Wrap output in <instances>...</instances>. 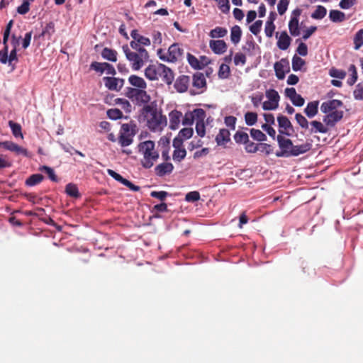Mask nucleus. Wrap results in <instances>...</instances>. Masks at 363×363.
Listing matches in <instances>:
<instances>
[{
    "label": "nucleus",
    "mask_w": 363,
    "mask_h": 363,
    "mask_svg": "<svg viewBox=\"0 0 363 363\" xmlns=\"http://www.w3.org/2000/svg\"><path fill=\"white\" fill-rule=\"evenodd\" d=\"M318 101H311L307 104L304 108V113L309 118L315 117L318 113Z\"/></svg>",
    "instance_id": "bb28decb"
},
{
    "label": "nucleus",
    "mask_w": 363,
    "mask_h": 363,
    "mask_svg": "<svg viewBox=\"0 0 363 363\" xmlns=\"http://www.w3.org/2000/svg\"><path fill=\"white\" fill-rule=\"evenodd\" d=\"M329 75L333 78L342 80L345 77L346 72L333 67L329 70Z\"/></svg>",
    "instance_id": "3c124183"
},
{
    "label": "nucleus",
    "mask_w": 363,
    "mask_h": 363,
    "mask_svg": "<svg viewBox=\"0 0 363 363\" xmlns=\"http://www.w3.org/2000/svg\"><path fill=\"white\" fill-rule=\"evenodd\" d=\"M354 49L358 50L362 46H363V28L357 30L355 33L354 38Z\"/></svg>",
    "instance_id": "f704fd0d"
},
{
    "label": "nucleus",
    "mask_w": 363,
    "mask_h": 363,
    "mask_svg": "<svg viewBox=\"0 0 363 363\" xmlns=\"http://www.w3.org/2000/svg\"><path fill=\"white\" fill-rule=\"evenodd\" d=\"M230 133L228 130L222 128L219 130L218 134L216 137V142L218 145L221 146L225 145L230 141Z\"/></svg>",
    "instance_id": "cd10ccee"
},
{
    "label": "nucleus",
    "mask_w": 363,
    "mask_h": 363,
    "mask_svg": "<svg viewBox=\"0 0 363 363\" xmlns=\"http://www.w3.org/2000/svg\"><path fill=\"white\" fill-rule=\"evenodd\" d=\"M301 14V10L298 8L293 10L291 13L290 21L289 22V30L291 35L296 37L301 34L299 28V17Z\"/></svg>",
    "instance_id": "ddd939ff"
},
{
    "label": "nucleus",
    "mask_w": 363,
    "mask_h": 363,
    "mask_svg": "<svg viewBox=\"0 0 363 363\" xmlns=\"http://www.w3.org/2000/svg\"><path fill=\"white\" fill-rule=\"evenodd\" d=\"M184 49L179 43L171 45L167 52L161 48L157 51V57L160 60L170 63L181 61L184 57Z\"/></svg>",
    "instance_id": "423d86ee"
},
{
    "label": "nucleus",
    "mask_w": 363,
    "mask_h": 363,
    "mask_svg": "<svg viewBox=\"0 0 363 363\" xmlns=\"http://www.w3.org/2000/svg\"><path fill=\"white\" fill-rule=\"evenodd\" d=\"M312 147L311 143L305 142L299 145H294L292 157H297L308 152Z\"/></svg>",
    "instance_id": "a878e982"
},
{
    "label": "nucleus",
    "mask_w": 363,
    "mask_h": 363,
    "mask_svg": "<svg viewBox=\"0 0 363 363\" xmlns=\"http://www.w3.org/2000/svg\"><path fill=\"white\" fill-rule=\"evenodd\" d=\"M311 128L310 130V133L311 134L315 133H327L328 131V128L324 125L321 122L318 121H313L311 122Z\"/></svg>",
    "instance_id": "c756f323"
},
{
    "label": "nucleus",
    "mask_w": 363,
    "mask_h": 363,
    "mask_svg": "<svg viewBox=\"0 0 363 363\" xmlns=\"http://www.w3.org/2000/svg\"><path fill=\"white\" fill-rule=\"evenodd\" d=\"M326 9L323 6L318 5L316 6L314 12L311 14V18L313 19L320 20L326 16Z\"/></svg>",
    "instance_id": "ea45409f"
},
{
    "label": "nucleus",
    "mask_w": 363,
    "mask_h": 363,
    "mask_svg": "<svg viewBox=\"0 0 363 363\" xmlns=\"http://www.w3.org/2000/svg\"><path fill=\"white\" fill-rule=\"evenodd\" d=\"M17 145V144L12 141L0 142V147H4V149L11 152H15Z\"/></svg>",
    "instance_id": "69168bd1"
},
{
    "label": "nucleus",
    "mask_w": 363,
    "mask_h": 363,
    "mask_svg": "<svg viewBox=\"0 0 363 363\" xmlns=\"http://www.w3.org/2000/svg\"><path fill=\"white\" fill-rule=\"evenodd\" d=\"M160 67V77H161L163 82H164L167 84L170 85L174 79L173 71L169 67L163 64L161 65Z\"/></svg>",
    "instance_id": "5701e85b"
},
{
    "label": "nucleus",
    "mask_w": 363,
    "mask_h": 363,
    "mask_svg": "<svg viewBox=\"0 0 363 363\" xmlns=\"http://www.w3.org/2000/svg\"><path fill=\"white\" fill-rule=\"evenodd\" d=\"M295 119L299 126L303 129H308L309 127V123L308 120L301 113H296L295 115Z\"/></svg>",
    "instance_id": "5fc2aeb1"
},
{
    "label": "nucleus",
    "mask_w": 363,
    "mask_h": 363,
    "mask_svg": "<svg viewBox=\"0 0 363 363\" xmlns=\"http://www.w3.org/2000/svg\"><path fill=\"white\" fill-rule=\"evenodd\" d=\"M134 135L135 133L131 125L128 123L123 124L118 137L120 145L121 147L130 145L133 142Z\"/></svg>",
    "instance_id": "9b49d317"
},
{
    "label": "nucleus",
    "mask_w": 363,
    "mask_h": 363,
    "mask_svg": "<svg viewBox=\"0 0 363 363\" xmlns=\"http://www.w3.org/2000/svg\"><path fill=\"white\" fill-rule=\"evenodd\" d=\"M209 47L216 55H222L227 50V45L223 40H211L209 42Z\"/></svg>",
    "instance_id": "aec40b11"
},
{
    "label": "nucleus",
    "mask_w": 363,
    "mask_h": 363,
    "mask_svg": "<svg viewBox=\"0 0 363 363\" xmlns=\"http://www.w3.org/2000/svg\"><path fill=\"white\" fill-rule=\"evenodd\" d=\"M182 118L181 111L176 109L169 113V129L175 130L179 128L182 123L184 125H191L196 121V133L200 138H203L206 135V123L208 124L213 122L211 117L206 118V112L203 108H195L192 111H186Z\"/></svg>",
    "instance_id": "f257e3e1"
},
{
    "label": "nucleus",
    "mask_w": 363,
    "mask_h": 363,
    "mask_svg": "<svg viewBox=\"0 0 363 363\" xmlns=\"http://www.w3.org/2000/svg\"><path fill=\"white\" fill-rule=\"evenodd\" d=\"M9 125L13 135L15 138H21V139L23 138V135L22 133V129L20 124L14 123L12 121H9Z\"/></svg>",
    "instance_id": "72a5a7b5"
},
{
    "label": "nucleus",
    "mask_w": 363,
    "mask_h": 363,
    "mask_svg": "<svg viewBox=\"0 0 363 363\" xmlns=\"http://www.w3.org/2000/svg\"><path fill=\"white\" fill-rule=\"evenodd\" d=\"M128 83L132 86L130 88L133 89H146L147 83L145 79L135 74H131L128 77Z\"/></svg>",
    "instance_id": "b1692460"
},
{
    "label": "nucleus",
    "mask_w": 363,
    "mask_h": 363,
    "mask_svg": "<svg viewBox=\"0 0 363 363\" xmlns=\"http://www.w3.org/2000/svg\"><path fill=\"white\" fill-rule=\"evenodd\" d=\"M277 120L279 126V133L281 135L286 136L291 135L293 132V126L288 118L282 115H279Z\"/></svg>",
    "instance_id": "4468645a"
},
{
    "label": "nucleus",
    "mask_w": 363,
    "mask_h": 363,
    "mask_svg": "<svg viewBox=\"0 0 363 363\" xmlns=\"http://www.w3.org/2000/svg\"><path fill=\"white\" fill-rule=\"evenodd\" d=\"M274 69L277 78L283 79L285 77L286 73L289 72V63L286 60L281 59L280 61L274 63Z\"/></svg>",
    "instance_id": "a211bd4d"
},
{
    "label": "nucleus",
    "mask_w": 363,
    "mask_h": 363,
    "mask_svg": "<svg viewBox=\"0 0 363 363\" xmlns=\"http://www.w3.org/2000/svg\"><path fill=\"white\" fill-rule=\"evenodd\" d=\"M43 180V176L40 174H35L30 176L26 180V185L28 186H33Z\"/></svg>",
    "instance_id": "c9c22d12"
},
{
    "label": "nucleus",
    "mask_w": 363,
    "mask_h": 363,
    "mask_svg": "<svg viewBox=\"0 0 363 363\" xmlns=\"http://www.w3.org/2000/svg\"><path fill=\"white\" fill-rule=\"evenodd\" d=\"M192 85L197 89H203L206 86V80L202 73L196 72L192 77Z\"/></svg>",
    "instance_id": "393cba45"
},
{
    "label": "nucleus",
    "mask_w": 363,
    "mask_h": 363,
    "mask_svg": "<svg viewBox=\"0 0 363 363\" xmlns=\"http://www.w3.org/2000/svg\"><path fill=\"white\" fill-rule=\"evenodd\" d=\"M246 56L242 52H238L235 55L233 62L235 66H243L246 63Z\"/></svg>",
    "instance_id": "6e6d98bb"
},
{
    "label": "nucleus",
    "mask_w": 363,
    "mask_h": 363,
    "mask_svg": "<svg viewBox=\"0 0 363 363\" xmlns=\"http://www.w3.org/2000/svg\"><path fill=\"white\" fill-rule=\"evenodd\" d=\"M267 100L262 103L264 111H274L278 108L280 101V96L274 89H268L265 91Z\"/></svg>",
    "instance_id": "1a4fd4ad"
},
{
    "label": "nucleus",
    "mask_w": 363,
    "mask_h": 363,
    "mask_svg": "<svg viewBox=\"0 0 363 363\" xmlns=\"http://www.w3.org/2000/svg\"><path fill=\"white\" fill-rule=\"evenodd\" d=\"M262 26V21L257 20L254 22L249 28L250 31L255 35H257L259 33L261 28Z\"/></svg>",
    "instance_id": "13d9d810"
},
{
    "label": "nucleus",
    "mask_w": 363,
    "mask_h": 363,
    "mask_svg": "<svg viewBox=\"0 0 363 363\" xmlns=\"http://www.w3.org/2000/svg\"><path fill=\"white\" fill-rule=\"evenodd\" d=\"M250 101L255 108H257L262 104L263 100V95L262 94H256L255 96H250Z\"/></svg>",
    "instance_id": "774afa93"
},
{
    "label": "nucleus",
    "mask_w": 363,
    "mask_h": 363,
    "mask_svg": "<svg viewBox=\"0 0 363 363\" xmlns=\"http://www.w3.org/2000/svg\"><path fill=\"white\" fill-rule=\"evenodd\" d=\"M152 39L154 45H161L162 43V37L161 32L159 30H154L152 33Z\"/></svg>",
    "instance_id": "338daca9"
},
{
    "label": "nucleus",
    "mask_w": 363,
    "mask_h": 363,
    "mask_svg": "<svg viewBox=\"0 0 363 363\" xmlns=\"http://www.w3.org/2000/svg\"><path fill=\"white\" fill-rule=\"evenodd\" d=\"M245 150L248 153H255L259 150L258 144L248 140L247 143L245 144Z\"/></svg>",
    "instance_id": "680f3d73"
},
{
    "label": "nucleus",
    "mask_w": 363,
    "mask_h": 363,
    "mask_svg": "<svg viewBox=\"0 0 363 363\" xmlns=\"http://www.w3.org/2000/svg\"><path fill=\"white\" fill-rule=\"evenodd\" d=\"M194 134L192 128H183L181 129L177 135L173 139L172 143L176 145H183L184 141L190 139Z\"/></svg>",
    "instance_id": "f3484780"
},
{
    "label": "nucleus",
    "mask_w": 363,
    "mask_h": 363,
    "mask_svg": "<svg viewBox=\"0 0 363 363\" xmlns=\"http://www.w3.org/2000/svg\"><path fill=\"white\" fill-rule=\"evenodd\" d=\"M107 116L109 119L116 121L123 118V113L118 108H111L106 112Z\"/></svg>",
    "instance_id": "09e8293b"
},
{
    "label": "nucleus",
    "mask_w": 363,
    "mask_h": 363,
    "mask_svg": "<svg viewBox=\"0 0 363 363\" xmlns=\"http://www.w3.org/2000/svg\"><path fill=\"white\" fill-rule=\"evenodd\" d=\"M39 170L44 171L52 182H57L58 181L57 177L56 176L55 172L52 167L43 165L39 167Z\"/></svg>",
    "instance_id": "a18cd8bd"
},
{
    "label": "nucleus",
    "mask_w": 363,
    "mask_h": 363,
    "mask_svg": "<svg viewBox=\"0 0 363 363\" xmlns=\"http://www.w3.org/2000/svg\"><path fill=\"white\" fill-rule=\"evenodd\" d=\"M218 77L222 79H227L230 75V67L225 64H222L219 67Z\"/></svg>",
    "instance_id": "864d4df0"
},
{
    "label": "nucleus",
    "mask_w": 363,
    "mask_h": 363,
    "mask_svg": "<svg viewBox=\"0 0 363 363\" xmlns=\"http://www.w3.org/2000/svg\"><path fill=\"white\" fill-rule=\"evenodd\" d=\"M10 33L4 32L3 45L4 48L0 50V62L3 65L12 66L13 62L18 61L17 50L12 49L9 53L8 40Z\"/></svg>",
    "instance_id": "6e6552de"
},
{
    "label": "nucleus",
    "mask_w": 363,
    "mask_h": 363,
    "mask_svg": "<svg viewBox=\"0 0 363 363\" xmlns=\"http://www.w3.org/2000/svg\"><path fill=\"white\" fill-rule=\"evenodd\" d=\"M227 29L222 27H216L210 31L209 35L212 38H220L226 35Z\"/></svg>",
    "instance_id": "a19ab883"
},
{
    "label": "nucleus",
    "mask_w": 363,
    "mask_h": 363,
    "mask_svg": "<svg viewBox=\"0 0 363 363\" xmlns=\"http://www.w3.org/2000/svg\"><path fill=\"white\" fill-rule=\"evenodd\" d=\"M275 30V25L274 23V18L268 19L265 23L264 33L267 37L272 38Z\"/></svg>",
    "instance_id": "de8ad7c7"
},
{
    "label": "nucleus",
    "mask_w": 363,
    "mask_h": 363,
    "mask_svg": "<svg viewBox=\"0 0 363 363\" xmlns=\"http://www.w3.org/2000/svg\"><path fill=\"white\" fill-rule=\"evenodd\" d=\"M289 0H279L277 4V11L279 15H283L287 10Z\"/></svg>",
    "instance_id": "0e129e2a"
},
{
    "label": "nucleus",
    "mask_w": 363,
    "mask_h": 363,
    "mask_svg": "<svg viewBox=\"0 0 363 363\" xmlns=\"http://www.w3.org/2000/svg\"><path fill=\"white\" fill-rule=\"evenodd\" d=\"M250 135L254 140L258 142L262 143L267 140V136L265 134H264L260 130L258 129H251Z\"/></svg>",
    "instance_id": "49530a36"
},
{
    "label": "nucleus",
    "mask_w": 363,
    "mask_h": 363,
    "mask_svg": "<svg viewBox=\"0 0 363 363\" xmlns=\"http://www.w3.org/2000/svg\"><path fill=\"white\" fill-rule=\"evenodd\" d=\"M343 104L338 99H330L322 103L320 111L325 114L323 121L326 125L334 127L343 117V111L339 108Z\"/></svg>",
    "instance_id": "7ed1b4c3"
},
{
    "label": "nucleus",
    "mask_w": 363,
    "mask_h": 363,
    "mask_svg": "<svg viewBox=\"0 0 363 363\" xmlns=\"http://www.w3.org/2000/svg\"><path fill=\"white\" fill-rule=\"evenodd\" d=\"M141 115L144 117L147 128L152 133H160L167 126V118L155 101L143 106Z\"/></svg>",
    "instance_id": "f03ea898"
},
{
    "label": "nucleus",
    "mask_w": 363,
    "mask_h": 363,
    "mask_svg": "<svg viewBox=\"0 0 363 363\" xmlns=\"http://www.w3.org/2000/svg\"><path fill=\"white\" fill-rule=\"evenodd\" d=\"M241 35L242 31L239 26L236 25L231 28L230 40L233 44L237 45L240 41Z\"/></svg>",
    "instance_id": "2f4dec72"
},
{
    "label": "nucleus",
    "mask_w": 363,
    "mask_h": 363,
    "mask_svg": "<svg viewBox=\"0 0 363 363\" xmlns=\"http://www.w3.org/2000/svg\"><path fill=\"white\" fill-rule=\"evenodd\" d=\"M90 68L100 74H102L105 72L104 62H93L90 65Z\"/></svg>",
    "instance_id": "e2e57ef3"
},
{
    "label": "nucleus",
    "mask_w": 363,
    "mask_h": 363,
    "mask_svg": "<svg viewBox=\"0 0 363 363\" xmlns=\"http://www.w3.org/2000/svg\"><path fill=\"white\" fill-rule=\"evenodd\" d=\"M244 118L246 125L252 126L257 122L258 116L255 112H247Z\"/></svg>",
    "instance_id": "79ce46f5"
},
{
    "label": "nucleus",
    "mask_w": 363,
    "mask_h": 363,
    "mask_svg": "<svg viewBox=\"0 0 363 363\" xmlns=\"http://www.w3.org/2000/svg\"><path fill=\"white\" fill-rule=\"evenodd\" d=\"M353 96L355 100L363 101V81L357 84L353 91Z\"/></svg>",
    "instance_id": "603ef678"
},
{
    "label": "nucleus",
    "mask_w": 363,
    "mask_h": 363,
    "mask_svg": "<svg viewBox=\"0 0 363 363\" xmlns=\"http://www.w3.org/2000/svg\"><path fill=\"white\" fill-rule=\"evenodd\" d=\"M279 151L275 153L277 157H292V151L294 148V144L292 141L286 138L281 135H278L277 138Z\"/></svg>",
    "instance_id": "9d476101"
},
{
    "label": "nucleus",
    "mask_w": 363,
    "mask_h": 363,
    "mask_svg": "<svg viewBox=\"0 0 363 363\" xmlns=\"http://www.w3.org/2000/svg\"><path fill=\"white\" fill-rule=\"evenodd\" d=\"M189 84V77L186 75L179 77L174 83V88L177 91L184 93L187 91Z\"/></svg>",
    "instance_id": "4be33fe9"
},
{
    "label": "nucleus",
    "mask_w": 363,
    "mask_h": 363,
    "mask_svg": "<svg viewBox=\"0 0 363 363\" xmlns=\"http://www.w3.org/2000/svg\"><path fill=\"white\" fill-rule=\"evenodd\" d=\"M174 166L171 162H162L157 165L155 172L157 176L162 177L172 172Z\"/></svg>",
    "instance_id": "412c9836"
},
{
    "label": "nucleus",
    "mask_w": 363,
    "mask_h": 363,
    "mask_svg": "<svg viewBox=\"0 0 363 363\" xmlns=\"http://www.w3.org/2000/svg\"><path fill=\"white\" fill-rule=\"evenodd\" d=\"M116 103L121 106V107L127 113H130L132 111V106L128 100L122 98H118L116 99Z\"/></svg>",
    "instance_id": "8fccbe9b"
},
{
    "label": "nucleus",
    "mask_w": 363,
    "mask_h": 363,
    "mask_svg": "<svg viewBox=\"0 0 363 363\" xmlns=\"http://www.w3.org/2000/svg\"><path fill=\"white\" fill-rule=\"evenodd\" d=\"M329 18L333 23H340L345 19V14L339 10H330L329 12Z\"/></svg>",
    "instance_id": "473e14b6"
},
{
    "label": "nucleus",
    "mask_w": 363,
    "mask_h": 363,
    "mask_svg": "<svg viewBox=\"0 0 363 363\" xmlns=\"http://www.w3.org/2000/svg\"><path fill=\"white\" fill-rule=\"evenodd\" d=\"M30 11V4L25 0L16 9V12L20 15H25Z\"/></svg>",
    "instance_id": "052dcab7"
},
{
    "label": "nucleus",
    "mask_w": 363,
    "mask_h": 363,
    "mask_svg": "<svg viewBox=\"0 0 363 363\" xmlns=\"http://www.w3.org/2000/svg\"><path fill=\"white\" fill-rule=\"evenodd\" d=\"M55 31V23L52 21L49 22L43 28L41 34L40 35V37L45 36L48 39H50L52 35L54 34Z\"/></svg>",
    "instance_id": "e433bc0d"
},
{
    "label": "nucleus",
    "mask_w": 363,
    "mask_h": 363,
    "mask_svg": "<svg viewBox=\"0 0 363 363\" xmlns=\"http://www.w3.org/2000/svg\"><path fill=\"white\" fill-rule=\"evenodd\" d=\"M349 72H350V77L347 79V83L348 85L352 86L355 84L358 78L357 69L354 65H350Z\"/></svg>",
    "instance_id": "c03bdc74"
},
{
    "label": "nucleus",
    "mask_w": 363,
    "mask_h": 363,
    "mask_svg": "<svg viewBox=\"0 0 363 363\" xmlns=\"http://www.w3.org/2000/svg\"><path fill=\"white\" fill-rule=\"evenodd\" d=\"M200 194L199 191H193L187 193L185 196V201L187 202H194L200 199Z\"/></svg>",
    "instance_id": "bf43d9fd"
},
{
    "label": "nucleus",
    "mask_w": 363,
    "mask_h": 363,
    "mask_svg": "<svg viewBox=\"0 0 363 363\" xmlns=\"http://www.w3.org/2000/svg\"><path fill=\"white\" fill-rule=\"evenodd\" d=\"M126 97L138 106H145L150 104L151 96L146 89L126 88Z\"/></svg>",
    "instance_id": "0eeeda50"
},
{
    "label": "nucleus",
    "mask_w": 363,
    "mask_h": 363,
    "mask_svg": "<svg viewBox=\"0 0 363 363\" xmlns=\"http://www.w3.org/2000/svg\"><path fill=\"white\" fill-rule=\"evenodd\" d=\"M105 86L111 91H119L124 85V79L113 77H104Z\"/></svg>",
    "instance_id": "2eb2a0df"
},
{
    "label": "nucleus",
    "mask_w": 363,
    "mask_h": 363,
    "mask_svg": "<svg viewBox=\"0 0 363 363\" xmlns=\"http://www.w3.org/2000/svg\"><path fill=\"white\" fill-rule=\"evenodd\" d=\"M304 65H305V61L302 58H301L300 57H298L296 55H294L293 57L292 61H291V67H292V69L294 72L301 71Z\"/></svg>",
    "instance_id": "4c0bfd02"
},
{
    "label": "nucleus",
    "mask_w": 363,
    "mask_h": 363,
    "mask_svg": "<svg viewBox=\"0 0 363 363\" xmlns=\"http://www.w3.org/2000/svg\"><path fill=\"white\" fill-rule=\"evenodd\" d=\"M173 147L174 148L172 154V158L176 162H181L186 155V150L182 147L183 145H176L172 143Z\"/></svg>",
    "instance_id": "c85d7f7f"
},
{
    "label": "nucleus",
    "mask_w": 363,
    "mask_h": 363,
    "mask_svg": "<svg viewBox=\"0 0 363 363\" xmlns=\"http://www.w3.org/2000/svg\"><path fill=\"white\" fill-rule=\"evenodd\" d=\"M161 63L157 65H150L144 70V74L150 81H156L160 76Z\"/></svg>",
    "instance_id": "6ab92c4d"
},
{
    "label": "nucleus",
    "mask_w": 363,
    "mask_h": 363,
    "mask_svg": "<svg viewBox=\"0 0 363 363\" xmlns=\"http://www.w3.org/2000/svg\"><path fill=\"white\" fill-rule=\"evenodd\" d=\"M132 40L130 42L131 49H145L144 47H148L151 45L149 38L139 34L137 29H133L130 32Z\"/></svg>",
    "instance_id": "f8f14e48"
},
{
    "label": "nucleus",
    "mask_w": 363,
    "mask_h": 363,
    "mask_svg": "<svg viewBox=\"0 0 363 363\" xmlns=\"http://www.w3.org/2000/svg\"><path fill=\"white\" fill-rule=\"evenodd\" d=\"M186 59L189 65L195 69H201V66L199 63V60L190 53H187Z\"/></svg>",
    "instance_id": "4d7b16f0"
},
{
    "label": "nucleus",
    "mask_w": 363,
    "mask_h": 363,
    "mask_svg": "<svg viewBox=\"0 0 363 363\" xmlns=\"http://www.w3.org/2000/svg\"><path fill=\"white\" fill-rule=\"evenodd\" d=\"M139 154L143 157L140 164L145 169L151 168L155 162L159 159L160 154L155 149V142L145 140L138 145Z\"/></svg>",
    "instance_id": "39448f33"
},
{
    "label": "nucleus",
    "mask_w": 363,
    "mask_h": 363,
    "mask_svg": "<svg viewBox=\"0 0 363 363\" xmlns=\"http://www.w3.org/2000/svg\"><path fill=\"white\" fill-rule=\"evenodd\" d=\"M101 56L104 59L113 62L117 61V52L108 48H104L102 50Z\"/></svg>",
    "instance_id": "7c9ffc66"
},
{
    "label": "nucleus",
    "mask_w": 363,
    "mask_h": 363,
    "mask_svg": "<svg viewBox=\"0 0 363 363\" xmlns=\"http://www.w3.org/2000/svg\"><path fill=\"white\" fill-rule=\"evenodd\" d=\"M234 140L238 144L245 145L249 140L248 134L243 131L237 132L233 136Z\"/></svg>",
    "instance_id": "37998d69"
},
{
    "label": "nucleus",
    "mask_w": 363,
    "mask_h": 363,
    "mask_svg": "<svg viewBox=\"0 0 363 363\" xmlns=\"http://www.w3.org/2000/svg\"><path fill=\"white\" fill-rule=\"evenodd\" d=\"M130 48L127 44L122 46V50L126 60L130 62L131 69L133 71H138L149 61L148 52L146 49H133L135 50L133 51Z\"/></svg>",
    "instance_id": "20e7f679"
},
{
    "label": "nucleus",
    "mask_w": 363,
    "mask_h": 363,
    "mask_svg": "<svg viewBox=\"0 0 363 363\" xmlns=\"http://www.w3.org/2000/svg\"><path fill=\"white\" fill-rule=\"evenodd\" d=\"M65 192L68 196L74 198H78L79 196L78 187L73 183H69L66 185Z\"/></svg>",
    "instance_id": "58836bf2"
},
{
    "label": "nucleus",
    "mask_w": 363,
    "mask_h": 363,
    "mask_svg": "<svg viewBox=\"0 0 363 363\" xmlns=\"http://www.w3.org/2000/svg\"><path fill=\"white\" fill-rule=\"evenodd\" d=\"M275 35L277 39V48L281 50H286L289 48L291 42V39L286 31L284 30L281 33L277 32Z\"/></svg>",
    "instance_id": "dca6fc26"
}]
</instances>
